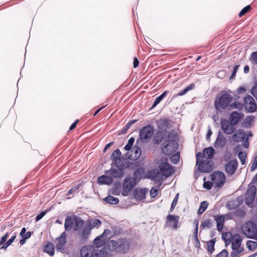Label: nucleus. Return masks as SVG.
I'll return each mask as SVG.
<instances>
[{"label":"nucleus","mask_w":257,"mask_h":257,"mask_svg":"<svg viewBox=\"0 0 257 257\" xmlns=\"http://www.w3.org/2000/svg\"><path fill=\"white\" fill-rule=\"evenodd\" d=\"M74 223V216H67L65 219L64 227L66 230H71Z\"/></svg>","instance_id":"nucleus-28"},{"label":"nucleus","mask_w":257,"mask_h":257,"mask_svg":"<svg viewBox=\"0 0 257 257\" xmlns=\"http://www.w3.org/2000/svg\"><path fill=\"white\" fill-rule=\"evenodd\" d=\"M16 237V235H14L10 239H9L1 248V249H6L9 246H10L14 241Z\"/></svg>","instance_id":"nucleus-48"},{"label":"nucleus","mask_w":257,"mask_h":257,"mask_svg":"<svg viewBox=\"0 0 257 257\" xmlns=\"http://www.w3.org/2000/svg\"><path fill=\"white\" fill-rule=\"evenodd\" d=\"M246 245L249 250H253L257 247V242L252 240H248Z\"/></svg>","instance_id":"nucleus-43"},{"label":"nucleus","mask_w":257,"mask_h":257,"mask_svg":"<svg viewBox=\"0 0 257 257\" xmlns=\"http://www.w3.org/2000/svg\"><path fill=\"white\" fill-rule=\"evenodd\" d=\"M145 169L143 167H139L137 168L133 173V178H135L136 181L139 183L143 178L145 174Z\"/></svg>","instance_id":"nucleus-23"},{"label":"nucleus","mask_w":257,"mask_h":257,"mask_svg":"<svg viewBox=\"0 0 257 257\" xmlns=\"http://www.w3.org/2000/svg\"><path fill=\"white\" fill-rule=\"evenodd\" d=\"M159 168L162 174L166 177L171 176L174 173L172 167L168 163L167 159L165 161L162 162L159 166Z\"/></svg>","instance_id":"nucleus-12"},{"label":"nucleus","mask_w":257,"mask_h":257,"mask_svg":"<svg viewBox=\"0 0 257 257\" xmlns=\"http://www.w3.org/2000/svg\"><path fill=\"white\" fill-rule=\"evenodd\" d=\"M154 134V128L149 125L144 126L140 130L139 133V139L137 141L138 143L140 141L144 143L148 142Z\"/></svg>","instance_id":"nucleus-7"},{"label":"nucleus","mask_w":257,"mask_h":257,"mask_svg":"<svg viewBox=\"0 0 257 257\" xmlns=\"http://www.w3.org/2000/svg\"><path fill=\"white\" fill-rule=\"evenodd\" d=\"M78 231V236L79 240L81 242H86L91 233V228L86 224Z\"/></svg>","instance_id":"nucleus-14"},{"label":"nucleus","mask_w":257,"mask_h":257,"mask_svg":"<svg viewBox=\"0 0 257 257\" xmlns=\"http://www.w3.org/2000/svg\"><path fill=\"white\" fill-rule=\"evenodd\" d=\"M212 226V221L210 219L204 220L201 224V227L202 228L205 227L211 228Z\"/></svg>","instance_id":"nucleus-49"},{"label":"nucleus","mask_w":257,"mask_h":257,"mask_svg":"<svg viewBox=\"0 0 257 257\" xmlns=\"http://www.w3.org/2000/svg\"><path fill=\"white\" fill-rule=\"evenodd\" d=\"M244 107L245 109L250 112L255 111L256 104L254 99L250 95H247L244 98Z\"/></svg>","instance_id":"nucleus-13"},{"label":"nucleus","mask_w":257,"mask_h":257,"mask_svg":"<svg viewBox=\"0 0 257 257\" xmlns=\"http://www.w3.org/2000/svg\"><path fill=\"white\" fill-rule=\"evenodd\" d=\"M233 99L232 96L227 91L223 90L220 92V95L216 96L214 105L217 111L225 109L229 107L230 102Z\"/></svg>","instance_id":"nucleus-2"},{"label":"nucleus","mask_w":257,"mask_h":257,"mask_svg":"<svg viewBox=\"0 0 257 257\" xmlns=\"http://www.w3.org/2000/svg\"><path fill=\"white\" fill-rule=\"evenodd\" d=\"M233 125L226 119H222L221 121V128L226 135H231L234 132L235 128Z\"/></svg>","instance_id":"nucleus-17"},{"label":"nucleus","mask_w":257,"mask_h":257,"mask_svg":"<svg viewBox=\"0 0 257 257\" xmlns=\"http://www.w3.org/2000/svg\"><path fill=\"white\" fill-rule=\"evenodd\" d=\"M251 93L252 95L257 99V83L252 87Z\"/></svg>","instance_id":"nucleus-57"},{"label":"nucleus","mask_w":257,"mask_h":257,"mask_svg":"<svg viewBox=\"0 0 257 257\" xmlns=\"http://www.w3.org/2000/svg\"><path fill=\"white\" fill-rule=\"evenodd\" d=\"M197 169L201 172H209L212 169V166L211 165L210 161L205 160L201 161L197 165Z\"/></svg>","instance_id":"nucleus-18"},{"label":"nucleus","mask_w":257,"mask_h":257,"mask_svg":"<svg viewBox=\"0 0 257 257\" xmlns=\"http://www.w3.org/2000/svg\"><path fill=\"white\" fill-rule=\"evenodd\" d=\"M239 65H236L234 66V68H233V72H232V75H231L230 78H232L234 76H235L236 75V73L237 72V70L239 67Z\"/></svg>","instance_id":"nucleus-64"},{"label":"nucleus","mask_w":257,"mask_h":257,"mask_svg":"<svg viewBox=\"0 0 257 257\" xmlns=\"http://www.w3.org/2000/svg\"><path fill=\"white\" fill-rule=\"evenodd\" d=\"M256 193V188L251 184H249L248 189L244 195V201L247 205H250L253 202Z\"/></svg>","instance_id":"nucleus-10"},{"label":"nucleus","mask_w":257,"mask_h":257,"mask_svg":"<svg viewBox=\"0 0 257 257\" xmlns=\"http://www.w3.org/2000/svg\"><path fill=\"white\" fill-rule=\"evenodd\" d=\"M179 193L177 194L171 203L170 212H172L174 209L178 200Z\"/></svg>","instance_id":"nucleus-51"},{"label":"nucleus","mask_w":257,"mask_h":257,"mask_svg":"<svg viewBox=\"0 0 257 257\" xmlns=\"http://www.w3.org/2000/svg\"><path fill=\"white\" fill-rule=\"evenodd\" d=\"M114 165L118 169H120L124 170L125 169L129 168L130 169H134L135 167L139 166L138 163H132L129 162L127 159L124 158L123 157H120L114 160V162L113 163ZM112 164H111V165Z\"/></svg>","instance_id":"nucleus-8"},{"label":"nucleus","mask_w":257,"mask_h":257,"mask_svg":"<svg viewBox=\"0 0 257 257\" xmlns=\"http://www.w3.org/2000/svg\"><path fill=\"white\" fill-rule=\"evenodd\" d=\"M158 194V189L153 187L150 191V196L152 198H154Z\"/></svg>","instance_id":"nucleus-56"},{"label":"nucleus","mask_w":257,"mask_h":257,"mask_svg":"<svg viewBox=\"0 0 257 257\" xmlns=\"http://www.w3.org/2000/svg\"><path fill=\"white\" fill-rule=\"evenodd\" d=\"M202 157H204V155H203V153L202 154L200 152H199L198 153L196 154V165H198V163L201 162L200 160H199V158H202Z\"/></svg>","instance_id":"nucleus-61"},{"label":"nucleus","mask_w":257,"mask_h":257,"mask_svg":"<svg viewBox=\"0 0 257 257\" xmlns=\"http://www.w3.org/2000/svg\"><path fill=\"white\" fill-rule=\"evenodd\" d=\"M105 173H109L112 178H120L123 176L124 171L122 169L111 167L109 170L106 171Z\"/></svg>","instance_id":"nucleus-19"},{"label":"nucleus","mask_w":257,"mask_h":257,"mask_svg":"<svg viewBox=\"0 0 257 257\" xmlns=\"http://www.w3.org/2000/svg\"><path fill=\"white\" fill-rule=\"evenodd\" d=\"M102 238L103 237L101 235L100 236H97L94 240V243L96 244L97 245L100 246L103 243Z\"/></svg>","instance_id":"nucleus-53"},{"label":"nucleus","mask_w":257,"mask_h":257,"mask_svg":"<svg viewBox=\"0 0 257 257\" xmlns=\"http://www.w3.org/2000/svg\"><path fill=\"white\" fill-rule=\"evenodd\" d=\"M173 135L172 132L167 130H158L155 133L153 141L156 144H159L164 139V141H169V139L173 138Z\"/></svg>","instance_id":"nucleus-9"},{"label":"nucleus","mask_w":257,"mask_h":257,"mask_svg":"<svg viewBox=\"0 0 257 257\" xmlns=\"http://www.w3.org/2000/svg\"><path fill=\"white\" fill-rule=\"evenodd\" d=\"M244 106V104H242L239 102H235L233 103H232L229 106L230 109H232L234 108H236L239 110H241Z\"/></svg>","instance_id":"nucleus-44"},{"label":"nucleus","mask_w":257,"mask_h":257,"mask_svg":"<svg viewBox=\"0 0 257 257\" xmlns=\"http://www.w3.org/2000/svg\"><path fill=\"white\" fill-rule=\"evenodd\" d=\"M111 234V231L109 229H105L103 232L101 234L102 237H107Z\"/></svg>","instance_id":"nucleus-63"},{"label":"nucleus","mask_w":257,"mask_h":257,"mask_svg":"<svg viewBox=\"0 0 257 257\" xmlns=\"http://www.w3.org/2000/svg\"><path fill=\"white\" fill-rule=\"evenodd\" d=\"M146 191L143 189H136L134 191V196L137 201L142 200L145 199Z\"/></svg>","instance_id":"nucleus-21"},{"label":"nucleus","mask_w":257,"mask_h":257,"mask_svg":"<svg viewBox=\"0 0 257 257\" xmlns=\"http://www.w3.org/2000/svg\"><path fill=\"white\" fill-rule=\"evenodd\" d=\"M213 183V182L212 181L210 182V181H208L207 182H204V183L203 184V187L207 190H210L212 187Z\"/></svg>","instance_id":"nucleus-55"},{"label":"nucleus","mask_w":257,"mask_h":257,"mask_svg":"<svg viewBox=\"0 0 257 257\" xmlns=\"http://www.w3.org/2000/svg\"><path fill=\"white\" fill-rule=\"evenodd\" d=\"M135 142V139L131 137L128 141L127 144L125 146L124 149L126 151H129L131 149Z\"/></svg>","instance_id":"nucleus-47"},{"label":"nucleus","mask_w":257,"mask_h":257,"mask_svg":"<svg viewBox=\"0 0 257 257\" xmlns=\"http://www.w3.org/2000/svg\"><path fill=\"white\" fill-rule=\"evenodd\" d=\"M237 167L238 162L236 159L230 160L225 166V171L228 175H232L236 171Z\"/></svg>","instance_id":"nucleus-16"},{"label":"nucleus","mask_w":257,"mask_h":257,"mask_svg":"<svg viewBox=\"0 0 257 257\" xmlns=\"http://www.w3.org/2000/svg\"><path fill=\"white\" fill-rule=\"evenodd\" d=\"M228 252L227 250L223 249L220 253L217 254L215 257H227Z\"/></svg>","instance_id":"nucleus-54"},{"label":"nucleus","mask_w":257,"mask_h":257,"mask_svg":"<svg viewBox=\"0 0 257 257\" xmlns=\"http://www.w3.org/2000/svg\"><path fill=\"white\" fill-rule=\"evenodd\" d=\"M46 211H42L39 214L37 215L36 217V221L37 222V221H39L40 220H41L44 217V216L46 214Z\"/></svg>","instance_id":"nucleus-60"},{"label":"nucleus","mask_w":257,"mask_h":257,"mask_svg":"<svg viewBox=\"0 0 257 257\" xmlns=\"http://www.w3.org/2000/svg\"><path fill=\"white\" fill-rule=\"evenodd\" d=\"M226 144L225 138L220 132H219L217 139L214 143L216 148H223Z\"/></svg>","instance_id":"nucleus-24"},{"label":"nucleus","mask_w":257,"mask_h":257,"mask_svg":"<svg viewBox=\"0 0 257 257\" xmlns=\"http://www.w3.org/2000/svg\"><path fill=\"white\" fill-rule=\"evenodd\" d=\"M170 160L171 162L174 164H177L180 160L179 152H178L174 154H172V155L170 157Z\"/></svg>","instance_id":"nucleus-41"},{"label":"nucleus","mask_w":257,"mask_h":257,"mask_svg":"<svg viewBox=\"0 0 257 257\" xmlns=\"http://www.w3.org/2000/svg\"><path fill=\"white\" fill-rule=\"evenodd\" d=\"M240 119V114L237 112H232L229 118L230 122L231 124L235 125L238 123Z\"/></svg>","instance_id":"nucleus-29"},{"label":"nucleus","mask_w":257,"mask_h":257,"mask_svg":"<svg viewBox=\"0 0 257 257\" xmlns=\"http://www.w3.org/2000/svg\"><path fill=\"white\" fill-rule=\"evenodd\" d=\"M241 232L247 238H257V226L252 221H249L244 223L242 226Z\"/></svg>","instance_id":"nucleus-4"},{"label":"nucleus","mask_w":257,"mask_h":257,"mask_svg":"<svg viewBox=\"0 0 257 257\" xmlns=\"http://www.w3.org/2000/svg\"><path fill=\"white\" fill-rule=\"evenodd\" d=\"M81 186V184H79L76 186H74L68 191L67 194L68 195H72V197H73L75 194H77L79 192Z\"/></svg>","instance_id":"nucleus-40"},{"label":"nucleus","mask_w":257,"mask_h":257,"mask_svg":"<svg viewBox=\"0 0 257 257\" xmlns=\"http://www.w3.org/2000/svg\"><path fill=\"white\" fill-rule=\"evenodd\" d=\"M238 238H235L231 242V249L232 250H235L236 249H240V248H243L241 246L242 240L240 238L239 236H238Z\"/></svg>","instance_id":"nucleus-33"},{"label":"nucleus","mask_w":257,"mask_h":257,"mask_svg":"<svg viewBox=\"0 0 257 257\" xmlns=\"http://www.w3.org/2000/svg\"><path fill=\"white\" fill-rule=\"evenodd\" d=\"M108 251L104 247L99 250L92 245L84 246L80 250L81 257H106Z\"/></svg>","instance_id":"nucleus-3"},{"label":"nucleus","mask_w":257,"mask_h":257,"mask_svg":"<svg viewBox=\"0 0 257 257\" xmlns=\"http://www.w3.org/2000/svg\"><path fill=\"white\" fill-rule=\"evenodd\" d=\"M121 152L119 149L114 150L110 155V159L112 161V164L114 162V160L121 157Z\"/></svg>","instance_id":"nucleus-39"},{"label":"nucleus","mask_w":257,"mask_h":257,"mask_svg":"<svg viewBox=\"0 0 257 257\" xmlns=\"http://www.w3.org/2000/svg\"><path fill=\"white\" fill-rule=\"evenodd\" d=\"M244 251L243 248L232 250L230 254L231 257H238V255Z\"/></svg>","instance_id":"nucleus-46"},{"label":"nucleus","mask_w":257,"mask_h":257,"mask_svg":"<svg viewBox=\"0 0 257 257\" xmlns=\"http://www.w3.org/2000/svg\"><path fill=\"white\" fill-rule=\"evenodd\" d=\"M238 157L241 162V164L242 165H244L245 164V160L247 157L246 154L243 152L240 151L238 154Z\"/></svg>","instance_id":"nucleus-45"},{"label":"nucleus","mask_w":257,"mask_h":257,"mask_svg":"<svg viewBox=\"0 0 257 257\" xmlns=\"http://www.w3.org/2000/svg\"><path fill=\"white\" fill-rule=\"evenodd\" d=\"M217 224H223L224 221V217L223 215H219L216 218Z\"/></svg>","instance_id":"nucleus-58"},{"label":"nucleus","mask_w":257,"mask_h":257,"mask_svg":"<svg viewBox=\"0 0 257 257\" xmlns=\"http://www.w3.org/2000/svg\"><path fill=\"white\" fill-rule=\"evenodd\" d=\"M167 220L169 222H172L173 223V228L176 229L179 220V216L173 215H168Z\"/></svg>","instance_id":"nucleus-31"},{"label":"nucleus","mask_w":257,"mask_h":257,"mask_svg":"<svg viewBox=\"0 0 257 257\" xmlns=\"http://www.w3.org/2000/svg\"><path fill=\"white\" fill-rule=\"evenodd\" d=\"M211 181L215 184L216 187H221L225 183V175L220 171L215 172L211 175Z\"/></svg>","instance_id":"nucleus-11"},{"label":"nucleus","mask_w":257,"mask_h":257,"mask_svg":"<svg viewBox=\"0 0 257 257\" xmlns=\"http://www.w3.org/2000/svg\"><path fill=\"white\" fill-rule=\"evenodd\" d=\"M178 144L172 138L169 141H164L162 144V151L163 154L169 156L175 152L178 149Z\"/></svg>","instance_id":"nucleus-6"},{"label":"nucleus","mask_w":257,"mask_h":257,"mask_svg":"<svg viewBox=\"0 0 257 257\" xmlns=\"http://www.w3.org/2000/svg\"><path fill=\"white\" fill-rule=\"evenodd\" d=\"M9 236V233L7 232L5 235H4L1 239L0 240V245H4L8 237Z\"/></svg>","instance_id":"nucleus-59"},{"label":"nucleus","mask_w":257,"mask_h":257,"mask_svg":"<svg viewBox=\"0 0 257 257\" xmlns=\"http://www.w3.org/2000/svg\"><path fill=\"white\" fill-rule=\"evenodd\" d=\"M208 203L206 201H203L201 203L200 207L198 210V214H202L207 208L208 206Z\"/></svg>","instance_id":"nucleus-42"},{"label":"nucleus","mask_w":257,"mask_h":257,"mask_svg":"<svg viewBox=\"0 0 257 257\" xmlns=\"http://www.w3.org/2000/svg\"><path fill=\"white\" fill-rule=\"evenodd\" d=\"M103 201L111 205H116L118 203L119 199L117 198H115L112 196L108 195L103 199Z\"/></svg>","instance_id":"nucleus-34"},{"label":"nucleus","mask_w":257,"mask_h":257,"mask_svg":"<svg viewBox=\"0 0 257 257\" xmlns=\"http://www.w3.org/2000/svg\"><path fill=\"white\" fill-rule=\"evenodd\" d=\"M144 178L151 179L156 183H159L161 180L160 173L158 169H154L147 172Z\"/></svg>","instance_id":"nucleus-15"},{"label":"nucleus","mask_w":257,"mask_h":257,"mask_svg":"<svg viewBox=\"0 0 257 257\" xmlns=\"http://www.w3.org/2000/svg\"><path fill=\"white\" fill-rule=\"evenodd\" d=\"M169 91L168 90L165 91L160 96L157 97L154 102V103L152 106V108L156 106L169 93Z\"/></svg>","instance_id":"nucleus-35"},{"label":"nucleus","mask_w":257,"mask_h":257,"mask_svg":"<svg viewBox=\"0 0 257 257\" xmlns=\"http://www.w3.org/2000/svg\"><path fill=\"white\" fill-rule=\"evenodd\" d=\"M133 152L134 153V156L131 155L128 157L130 160H136L138 159L141 155V148L135 145L132 150Z\"/></svg>","instance_id":"nucleus-27"},{"label":"nucleus","mask_w":257,"mask_h":257,"mask_svg":"<svg viewBox=\"0 0 257 257\" xmlns=\"http://www.w3.org/2000/svg\"><path fill=\"white\" fill-rule=\"evenodd\" d=\"M66 243V240L58 238V243L56 245V249L61 252H65V246Z\"/></svg>","instance_id":"nucleus-32"},{"label":"nucleus","mask_w":257,"mask_h":257,"mask_svg":"<svg viewBox=\"0 0 257 257\" xmlns=\"http://www.w3.org/2000/svg\"><path fill=\"white\" fill-rule=\"evenodd\" d=\"M84 221L80 217L74 215V231L79 230L84 224Z\"/></svg>","instance_id":"nucleus-26"},{"label":"nucleus","mask_w":257,"mask_h":257,"mask_svg":"<svg viewBox=\"0 0 257 257\" xmlns=\"http://www.w3.org/2000/svg\"><path fill=\"white\" fill-rule=\"evenodd\" d=\"M171 120L167 118H161L158 123V128L160 130H167L170 124Z\"/></svg>","instance_id":"nucleus-25"},{"label":"nucleus","mask_w":257,"mask_h":257,"mask_svg":"<svg viewBox=\"0 0 257 257\" xmlns=\"http://www.w3.org/2000/svg\"><path fill=\"white\" fill-rule=\"evenodd\" d=\"M215 238L212 239L207 242V251L210 253H212L214 251V245L215 244Z\"/></svg>","instance_id":"nucleus-38"},{"label":"nucleus","mask_w":257,"mask_h":257,"mask_svg":"<svg viewBox=\"0 0 257 257\" xmlns=\"http://www.w3.org/2000/svg\"><path fill=\"white\" fill-rule=\"evenodd\" d=\"M130 242L125 238H119L117 240H110L107 243L106 251L109 252L115 251L117 253L125 254L130 249Z\"/></svg>","instance_id":"nucleus-1"},{"label":"nucleus","mask_w":257,"mask_h":257,"mask_svg":"<svg viewBox=\"0 0 257 257\" xmlns=\"http://www.w3.org/2000/svg\"><path fill=\"white\" fill-rule=\"evenodd\" d=\"M139 183L131 176H126L122 182L121 194L123 196H126Z\"/></svg>","instance_id":"nucleus-5"},{"label":"nucleus","mask_w":257,"mask_h":257,"mask_svg":"<svg viewBox=\"0 0 257 257\" xmlns=\"http://www.w3.org/2000/svg\"><path fill=\"white\" fill-rule=\"evenodd\" d=\"M44 251L50 256H53L54 254V248L53 244L50 242L47 244L44 247Z\"/></svg>","instance_id":"nucleus-37"},{"label":"nucleus","mask_w":257,"mask_h":257,"mask_svg":"<svg viewBox=\"0 0 257 257\" xmlns=\"http://www.w3.org/2000/svg\"><path fill=\"white\" fill-rule=\"evenodd\" d=\"M101 224V221L98 219H94L91 221L88 222L86 225L91 228V230L94 227H97Z\"/></svg>","instance_id":"nucleus-36"},{"label":"nucleus","mask_w":257,"mask_h":257,"mask_svg":"<svg viewBox=\"0 0 257 257\" xmlns=\"http://www.w3.org/2000/svg\"><path fill=\"white\" fill-rule=\"evenodd\" d=\"M113 178L109 176L103 175L98 177L97 182L100 185H110L113 183Z\"/></svg>","instance_id":"nucleus-20"},{"label":"nucleus","mask_w":257,"mask_h":257,"mask_svg":"<svg viewBox=\"0 0 257 257\" xmlns=\"http://www.w3.org/2000/svg\"><path fill=\"white\" fill-rule=\"evenodd\" d=\"M256 168H257V160L254 159L250 167V171H253Z\"/></svg>","instance_id":"nucleus-62"},{"label":"nucleus","mask_w":257,"mask_h":257,"mask_svg":"<svg viewBox=\"0 0 257 257\" xmlns=\"http://www.w3.org/2000/svg\"><path fill=\"white\" fill-rule=\"evenodd\" d=\"M251 9V7L249 5L246 6L244 8H243L241 11L239 13V17H241L244 15H245L246 13H247Z\"/></svg>","instance_id":"nucleus-52"},{"label":"nucleus","mask_w":257,"mask_h":257,"mask_svg":"<svg viewBox=\"0 0 257 257\" xmlns=\"http://www.w3.org/2000/svg\"><path fill=\"white\" fill-rule=\"evenodd\" d=\"M250 60L252 63L257 65V51L251 53L250 56Z\"/></svg>","instance_id":"nucleus-50"},{"label":"nucleus","mask_w":257,"mask_h":257,"mask_svg":"<svg viewBox=\"0 0 257 257\" xmlns=\"http://www.w3.org/2000/svg\"><path fill=\"white\" fill-rule=\"evenodd\" d=\"M246 137V133L242 130L237 131L232 136V139L236 142L242 141Z\"/></svg>","instance_id":"nucleus-22"},{"label":"nucleus","mask_w":257,"mask_h":257,"mask_svg":"<svg viewBox=\"0 0 257 257\" xmlns=\"http://www.w3.org/2000/svg\"><path fill=\"white\" fill-rule=\"evenodd\" d=\"M203 155H204V158H206L208 159H212L214 155V149L211 147L205 148L203 150Z\"/></svg>","instance_id":"nucleus-30"}]
</instances>
